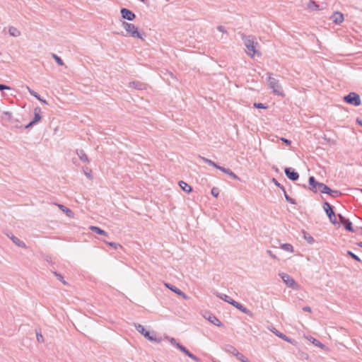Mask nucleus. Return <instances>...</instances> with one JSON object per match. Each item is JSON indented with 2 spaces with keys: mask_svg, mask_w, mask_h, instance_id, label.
I'll list each match as a JSON object with an SVG mask.
<instances>
[{
  "mask_svg": "<svg viewBox=\"0 0 362 362\" xmlns=\"http://www.w3.org/2000/svg\"><path fill=\"white\" fill-rule=\"evenodd\" d=\"M244 45L246 47L245 52L248 56L253 58L255 56L259 57L261 54L257 49L258 43L255 42L254 37L252 36L243 37Z\"/></svg>",
  "mask_w": 362,
  "mask_h": 362,
  "instance_id": "1",
  "label": "nucleus"
},
{
  "mask_svg": "<svg viewBox=\"0 0 362 362\" xmlns=\"http://www.w3.org/2000/svg\"><path fill=\"white\" fill-rule=\"evenodd\" d=\"M267 86L269 88L272 90L274 95L284 97L285 94L279 81L272 77L269 73L267 74Z\"/></svg>",
  "mask_w": 362,
  "mask_h": 362,
  "instance_id": "2",
  "label": "nucleus"
},
{
  "mask_svg": "<svg viewBox=\"0 0 362 362\" xmlns=\"http://www.w3.org/2000/svg\"><path fill=\"white\" fill-rule=\"evenodd\" d=\"M216 296L218 298H221V300L230 303V305H232L233 306H234L235 308H236L238 310H240L243 313L247 314L250 316H252V313L250 310H248L247 308L244 307L241 303L234 300L233 298H231L228 295L216 293Z\"/></svg>",
  "mask_w": 362,
  "mask_h": 362,
  "instance_id": "3",
  "label": "nucleus"
},
{
  "mask_svg": "<svg viewBox=\"0 0 362 362\" xmlns=\"http://www.w3.org/2000/svg\"><path fill=\"white\" fill-rule=\"evenodd\" d=\"M122 25L126 32L132 37L144 40L143 35L139 33L138 28L134 24L122 21Z\"/></svg>",
  "mask_w": 362,
  "mask_h": 362,
  "instance_id": "4",
  "label": "nucleus"
},
{
  "mask_svg": "<svg viewBox=\"0 0 362 362\" xmlns=\"http://www.w3.org/2000/svg\"><path fill=\"white\" fill-rule=\"evenodd\" d=\"M135 328L138 332H139L141 334H142L145 338H146L149 341L156 342V343L161 342L162 339L160 337H157L154 332H152V333L149 332L141 325L136 324Z\"/></svg>",
  "mask_w": 362,
  "mask_h": 362,
  "instance_id": "5",
  "label": "nucleus"
},
{
  "mask_svg": "<svg viewBox=\"0 0 362 362\" xmlns=\"http://www.w3.org/2000/svg\"><path fill=\"white\" fill-rule=\"evenodd\" d=\"M165 339H167L169 342L176 346L177 349H179L182 353H184L185 355H187L188 357H189L191 359L196 362H199V359L194 356V354H191L185 346L181 345L180 344L177 343L175 340V339L173 337H165Z\"/></svg>",
  "mask_w": 362,
  "mask_h": 362,
  "instance_id": "6",
  "label": "nucleus"
},
{
  "mask_svg": "<svg viewBox=\"0 0 362 362\" xmlns=\"http://www.w3.org/2000/svg\"><path fill=\"white\" fill-rule=\"evenodd\" d=\"M344 100L347 103L355 106H358L361 105L360 96L358 94L354 92L350 93L349 95H346L344 98Z\"/></svg>",
  "mask_w": 362,
  "mask_h": 362,
  "instance_id": "7",
  "label": "nucleus"
},
{
  "mask_svg": "<svg viewBox=\"0 0 362 362\" xmlns=\"http://www.w3.org/2000/svg\"><path fill=\"white\" fill-rule=\"evenodd\" d=\"M280 277L283 281L290 288L298 289V286L294 279L286 273L279 274Z\"/></svg>",
  "mask_w": 362,
  "mask_h": 362,
  "instance_id": "8",
  "label": "nucleus"
},
{
  "mask_svg": "<svg viewBox=\"0 0 362 362\" xmlns=\"http://www.w3.org/2000/svg\"><path fill=\"white\" fill-rule=\"evenodd\" d=\"M41 119H42V117H41V109L40 107H35L34 109V119H33V121H31L29 124H28L25 126V128L28 129V128L31 127L35 123H37L39 121H40Z\"/></svg>",
  "mask_w": 362,
  "mask_h": 362,
  "instance_id": "9",
  "label": "nucleus"
},
{
  "mask_svg": "<svg viewBox=\"0 0 362 362\" xmlns=\"http://www.w3.org/2000/svg\"><path fill=\"white\" fill-rule=\"evenodd\" d=\"M120 13L122 17L127 21H133L136 17L135 14L127 8H122Z\"/></svg>",
  "mask_w": 362,
  "mask_h": 362,
  "instance_id": "10",
  "label": "nucleus"
},
{
  "mask_svg": "<svg viewBox=\"0 0 362 362\" xmlns=\"http://www.w3.org/2000/svg\"><path fill=\"white\" fill-rule=\"evenodd\" d=\"M330 20L335 24H341L344 20V15L339 11L334 12L330 17Z\"/></svg>",
  "mask_w": 362,
  "mask_h": 362,
  "instance_id": "11",
  "label": "nucleus"
},
{
  "mask_svg": "<svg viewBox=\"0 0 362 362\" xmlns=\"http://www.w3.org/2000/svg\"><path fill=\"white\" fill-rule=\"evenodd\" d=\"M339 218L340 223L344 225L346 230H347L349 231H354V229L352 227V223L349 220L346 219L345 217H344L341 214L339 215Z\"/></svg>",
  "mask_w": 362,
  "mask_h": 362,
  "instance_id": "12",
  "label": "nucleus"
},
{
  "mask_svg": "<svg viewBox=\"0 0 362 362\" xmlns=\"http://www.w3.org/2000/svg\"><path fill=\"white\" fill-rule=\"evenodd\" d=\"M285 174L291 180H297L299 177V175L298 173L295 172L292 168H285Z\"/></svg>",
  "mask_w": 362,
  "mask_h": 362,
  "instance_id": "13",
  "label": "nucleus"
},
{
  "mask_svg": "<svg viewBox=\"0 0 362 362\" xmlns=\"http://www.w3.org/2000/svg\"><path fill=\"white\" fill-rule=\"evenodd\" d=\"M165 286L167 287L168 288H169L170 290H171L175 293L177 294L178 296H182L184 299L188 298V297L186 296V294L185 293H183L179 288L173 286V285L168 284V283H165Z\"/></svg>",
  "mask_w": 362,
  "mask_h": 362,
  "instance_id": "14",
  "label": "nucleus"
},
{
  "mask_svg": "<svg viewBox=\"0 0 362 362\" xmlns=\"http://www.w3.org/2000/svg\"><path fill=\"white\" fill-rule=\"evenodd\" d=\"M7 235L16 245L21 248H26L25 243L21 240L18 238L16 237L13 234H8Z\"/></svg>",
  "mask_w": 362,
  "mask_h": 362,
  "instance_id": "15",
  "label": "nucleus"
},
{
  "mask_svg": "<svg viewBox=\"0 0 362 362\" xmlns=\"http://www.w3.org/2000/svg\"><path fill=\"white\" fill-rule=\"evenodd\" d=\"M309 341H310L313 344H314L315 346H317L320 348L322 350L325 351H329L328 348L326 347L323 344H322L320 341L317 340L313 337H305Z\"/></svg>",
  "mask_w": 362,
  "mask_h": 362,
  "instance_id": "16",
  "label": "nucleus"
},
{
  "mask_svg": "<svg viewBox=\"0 0 362 362\" xmlns=\"http://www.w3.org/2000/svg\"><path fill=\"white\" fill-rule=\"evenodd\" d=\"M306 9L309 11H320L321 10L320 6L316 4L313 0H309L306 4Z\"/></svg>",
  "mask_w": 362,
  "mask_h": 362,
  "instance_id": "17",
  "label": "nucleus"
},
{
  "mask_svg": "<svg viewBox=\"0 0 362 362\" xmlns=\"http://www.w3.org/2000/svg\"><path fill=\"white\" fill-rule=\"evenodd\" d=\"M206 319H207L213 325L217 326V327H221L223 325L221 322L214 315H209L208 317L204 316Z\"/></svg>",
  "mask_w": 362,
  "mask_h": 362,
  "instance_id": "18",
  "label": "nucleus"
},
{
  "mask_svg": "<svg viewBox=\"0 0 362 362\" xmlns=\"http://www.w3.org/2000/svg\"><path fill=\"white\" fill-rule=\"evenodd\" d=\"M57 206L59 209L63 211L68 217L69 218H74V212L69 209V208L66 207L65 206L62 204H57Z\"/></svg>",
  "mask_w": 362,
  "mask_h": 362,
  "instance_id": "19",
  "label": "nucleus"
},
{
  "mask_svg": "<svg viewBox=\"0 0 362 362\" xmlns=\"http://www.w3.org/2000/svg\"><path fill=\"white\" fill-rule=\"evenodd\" d=\"M323 209L326 212L327 216L329 217V219L332 220V216H334V211L332 210L331 205L329 203L325 202L323 204Z\"/></svg>",
  "mask_w": 362,
  "mask_h": 362,
  "instance_id": "20",
  "label": "nucleus"
},
{
  "mask_svg": "<svg viewBox=\"0 0 362 362\" xmlns=\"http://www.w3.org/2000/svg\"><path fill=\"white\" fill-rule=\"evenodd\" d=\"M320 182H317L313 177H310V178H309V185H310L309 189L314 192H317V184H320Z\"/></svg>",
  "mask_w": 362,
  "mask_h": 362,
  "instance_id": "21",
  "label": "nucleus"
},
{
  "mask_svg": "<svg viewBox=\"0 0 362 362\" xmlns=\"http://www.w3.org/2000/svg\"><path fill=\"white\" fill-rule=\"evenodd\" d=\"M76 153L81 161L86 163H89V159H88L87 155L86 154V153L84 152V151L77 150Z\"/></svg>",
  "mask_w": 362,
  "mask_h": 362,
  "instance_id": "22",
  "label": "nucleus"
},
{
  "mask_svg": "<svg viewBox=\"0 0 362 362\" xmlns=\"http://www.w3.org/2000/svg\"><path fill=\"white\" fill-rule=\"evenodd\" d=\"M224 351L229 354H231L234 356H236V355L238 354V353L239 352L238 351V349L236 348H235L234 346H231V345H227L225 348H224Z\"/></svg>",
  "mask_w": 362,
  "mask_h": 362,
  "instance_id": "23",
  "label": "nucleus"
},
{
  "mask_svg": "<svg viewBox=\"0 0 362 362\" xmlns=\"http://www.w3.org/2000/svg\"><path fill=\"white\" fill-rule=\"evenodd\" d=\"M8 34L12 37H19L21 34V31L16 27L11 26L8 28Z\"/></svg>",
  "mask_w": 362,
  "mask_h": 362,
  "instance_id": "24",
  "label": "nucleus"
},
{
  "mask_svg": "<svg viewBox=\"0 0 362 362\" xmlns=\"http://www.w3.org/2000/svg\"><path fill=\"white\" fill-rule=\"evenodd\" d=\"M179 186L182 188L183 191L187 193L192 192V187L184 181H180Z\"/></svg>",
  "mask_w": 362,
  "mask_h": 362,
  "instance_id": "25",
  "label": "nucleus"
},
{
  "mask_svg": "<svg viewBox=\"0 0 362 362\" xmlns=\"http://www.w3.org/2000/svg\"><path fill=\"white\" fill-rule=\"evenodd\" d=\"M89 229L99 235H107V233L102 230L101 228L97 227V226H91L89 227Z\"/></svg>",
  "mask_w": 362,
  "mask_h": 362,
  "instance_id": "26",
  "label": "nucleus"
},
{
  "mask_svg": "<svg viewBox=\"0 0 362 362\" xmlns=\"http://www.w3.org/2000/svg\"><path fill=\"white\" fill-rule=\"evenodd\" d=\"M220 170H221L223 173L228 175L229 176H230L233 179L239 180V177L234 173H233L230 170H229L228 168H225L223 167H221V169H220Z\"/></svg>",
  "mask_w": 362,
  "mask_h": 362,
  "instance_id": "27",
  "label": "nucleus"
},
{
  "mask_svg": "<svg viewBox=\"0 0 362 362\" xmlns=\"http://www.w3.org/2000/svg\"><path fill=\"white\" fill-rule=\"evenodd\" d=\"M201 158L203 160V161H204V162H205V163H208L209 165H211V166H213V167H214V168H217V169H218V170L221 169V166L218 165H217L215 162H214L213 160H210V159H208V158H204V157H202Z\"/></svg>",
  "mask_w": 362,
  "mask_h": 362,
  "instance_id": "28",
  "label": "nucleus"
},
{
  "mask_svg": "<svg viewBox=\"0 0 362 362\" xmlns=\"http://www.w3.org/2000/svg\"><path fill=\"white\" fill-rule=\"evenodd\" d=\"M272 332L274 334H275L277 337H279V338L286 341H288L290 342L291 340L284 334L279 332L278 330H276L275 328H274L272 330Z\"/></svg>",
  "mask_w": 362,
  "mask_h": 362,
  "instance_id": "29",
  "label": "nucleus"
},
{
  "mask_svg": "<svg viewBox=\"0 0 362 362\" xmlns=\"http://www.w3.org/2000/svg\"><path fill=\"white\" fill-rule=\"evenodd\" d=\"M317 191L321 192L322 193H327V190H329V187H328L326 185L323 183L317 184Z\"/></svg>",
  "mask_w": 362,
  "mask_h": 362,
  "instance_id": "30",
  "label": "nucleus"
},
{
  "mask_svg": "<svg viewBox=\"0 0 362 362\" xmlns=\"http://www.w3.org/2000/svg\"><path fill=\"white\" fill-rule=\"evenodd\" d=\"M281 248L284 251L293 252V247L289 243H284L281 245Z\"/></svg>",
  "mask_w": 362,
  "mask_h": 362,
  "instance_id": "31",
  "label": "nucleus"
},
{
  "mask_svg": "<svg viewBox=\"0 0 362 362\" xmlns=\"http://www.w3.org/2000/svg\"><path fill=\"white\" fill-rule=\"evenodd\" d=\"M235 357L238 360H239L241 362H250L245 356H244L243 354L240 352L238 353Z\"/></svg>",
  "mask_w": 362,
  "mask_h": 362,
  "instance_id": "32",
  "label": "nucleus"
},
{
  "mask_svg": "<svg viewBox=\"0 0 362 362\" xmlns=\"http://www.w3.org/2000/svg\"><path fill=\"white\" fill-rule=\"evenodd\" d=\"M28 91L29 92V93L30 95H32L33 96H34L35 98H37L38 100H42V98L40 96V95L36 93L35 91H34L33 90L30 89L29 86H27L26 87Z\"/></svg>",
  "mask_w": 362,
  "mask_h": 362,
  "instance_id": "33",
  "label": "nucleus"
},
{
  "mask_svg": "<svg viewBox=\"0 0 362 362\" xmlns=\"http://www.w3.org/2000/svg\"><path fill=\"white\" fill-rule=\"evenodd\" d=\"M326 194H329L330 196H332V197H338L341 193L337 191V190H332L330 188H329V190H327V193Z\"/></svg>",
  "mask_w": 362,
  "mask_h": 362,
  "instance_id": "34",
  "label": "nucleus"
},
{
  "mask_svg": "<svg viewBox=\"0 0 362 362\" xmlns=\"http://www.w3.org/2000/svg\"><path fill=\"white\" fill-rule=\"evenodd\" d=\"M52 57L54 58V59L55 60V62H57V64H59V66H63L64 65V62L62 61V59L58 57L57 55L53 54H52Z\"/></svg>",
  "mask_w": 362,
  "mask_h": 362,
  "instance_id": "35",
  "label": "nucleus"
},
{
  "mask_svg": "<svg viewBox=\"0 0 362 362\" xmlns=\"http://www.w3.org/2000/svg\"><path fill=\"white\" fill-rule=\"evenodd\" d=\"M106 243L107 245H109L110 246L112 247L115 249L122 248V246L121 245L115 243H113V242H107Z\"/></svg>",
  "mask_w": 362,
  "mask_h": 362,
  "instance_id": "36",
  "label": "nucleus"
},
{
  "mask_svg": "<svg viewBox=\"0 0 362 362\" xmlns=\"http://www.w3.org/2000/svg\"><path fill=\"white\" fill-rule=\"evenodd\" d=\"M217 30L221 32V33H223V35H226V36L228 35V32L226 30V29L225 28L224 26L223 25H218L217 27Z\"/></svg>",
  "mask_w": 362,
  "mask_h": 362,
  "instance_id": "37",
  "label": "nucleus"
},
{
  "mask_svg": "<svg viewBox=\"0 0 362 362\" xmlns=\"http://www.w3.org/2000/svg\"><path fill=\"white\" fill-rule=\"evenodd\" d=\"M254 107L256 108H259V109H267V107L264 104L261 103H255Z\"/></svg>",
  "mask_w": 362,
  "mask_h": 362,
  "instance_id": "38",
  "label": "nucleus"
},
{
  "mask_svg": "<svg viewBox=\"0 0 362 362\" xmlns=\"http://www.w3.org/2000/svg\"><path fill=\"white\" fill-rule=\"evenodd\" d=\"M130 86H133L134 88H137V89H143V87H144V85L137 83L136 82L131 83Z\"/></svg>",
  "mask_w": 362,
  "mask_h": 362,
  "instance_id": "39",
  "label": "nucleus"
},
{
  "mask_svg": "<svg viewBox=\"0 0 362 362\" xmlns=\"http://www.w3.org/2000/svg\"><path fill=\"white\" fill-rule=\"evenodd\" d=\"M347 254L348 255L351 256L352 258H354V259H356V261L358 262H361V259L357 256L355 254H354L351 251H348L347 252Z\"/></svg>",
  "mask_w": 362,
  "mask_h": 362,
  "instance_id": "40",
  "label": "nucleus"
},
{
  "mask_svg": "<svg viewBox=\"0 0 362 362\" xmlns=\"http://www.w3.org/2000/svg\"><path fill=\"white\" fill-rule=\"evenodd\" d=\"M37 340L39 342H43L44 338L41 333H37Z\"/></svg>",
  "mask_w": 362,
  "mask_h": 362,
  "instance_id": "41",
  "label": "nucleus"
},
{
  "mask_svg": "<svg viewBox=\"0 0 362 362\" xmlns=\"http://www.w3.org/2000/svg\"><path fill=\"white\" fill-rule=\"evenodd\" d=\"M211 194L215 197H217L218 196V191L217 189L216 188H213L211 189Z\"/></svg>",
  "mask_w": 362,
  "mask_h": 362,
  "instance_id": "42",
  "label": "nucleus"
},
{
  "mask_svg": "<svg viewBox=\"0 0 362 362\" xmlns=\"http://www.w3.org/2000/svg\"><path fill=\"white\" fill-rule=\"evenodd\" d=\"M11 88L10 86H6L4 84H0V90H11Z\"/></svg>",
  "mask_w": 362,
  "mask_h": 362,
  "instance_id": "43",
  "label": "nucleus"
},
{
  "mask_svg": "<svg viewBox=\"0 0 362 362\" xmlns=\"http://www.w3.org/2000/svg\"><path fill=\"white\" fill-rule=\"evenodd\" d=\"M305 239L309 243H313L314 242V239L312 236L310 235H308V236H306L305 235L304 236Z\"/></svg>",
  "mask_w": 362,
  "mask_h": 362,
  "instance_id": "44",
  "label": "nucleus"
},
{
  "mask_svg": "<svg viewBox=\"0 0 362 362\" xmlns=\"http://www.w3.org/2000/svg\"><path fill=\"white\" fill-rule=\"evenodd\" d=\"M284 194H285V198H286V199L288 202H290V203H291V204H294V203H295V202H294V201H293V199H291V197H289L286 194V192H284Z\"/></svg>",
  "mask_w": 362,
  "mask_h": 362,
  "instance_id": "45",
  "label": "nucleus"
},
{
  "mask_svg": "<svg viewBox=\"0 0 362 362\" xmlns=\"http://www.w3.org/2000/svg\"><path fill=\"white\" fill-rule=\"evenodd\" d=\"M57 279L61 281L64 284H66V281H63V277L61 274L54 273Z\"/></svg>",
  "mask_w": 362,
  "mask_h": 362,
  "instance_id": "46",
  "label": "nucleus"
},
{
  "mask_svg": "<svg viewBox=\"0 0 362 362\" xmlns=\"http://www.w3.org/2000/svg\"><path fill=\"white\" fill-rule=\"evenodd\" d=\"M267 254H268V255H269L272 259H277L276 256L275 255H274L271 250H267Z\"/></svg>",
  "mask_w": 362,
  "mask_h": 362,
  "instance_id": "47",
  "label": "nucleus"
},
{
  "mask_svg": "<svg viewBox=\"0 0 362 362\" xmlns=\"http://www.w3.org/2000/svg\"><path fill=\"white\" fill-rule=\"evenodd\" d=\"M333 224H336L337 223V217L335 214L334 213V216H332V220H329Z\"/></svg>",
  "mask_w": 362,
  "mask_h": 362,
  "instance_id": "48",
  "label": "nucleus"
},
{
  "mask_svg": "<svg viewBox=\"0 0 362 362\" xmlns=\"http://www.w3.org/2000/svg\"><path fill=\"white\" fill-rule=\"evenodd\" d=\"M281 140L288 145L291 144V141L287 139L281 138Z\"/></svg>",
  "mask_w": 362,
  "mask_h": 362,
  "instance_id": "49",
  "label": "nucleus"
},
{
  "mask_svg": "<svg viewBox=\"0 0 362 362\" xmlns=\"http://www.w3.org/2000/svg\"><path fill=\"white\" fill-rule=\"evenodd\" d=\"M303 310L305 312H311V308L309 306L304 307Z\"/></svg>",
  "mask_w": 362,
  "mask_h": 362,
  "instance_id": "50",
  "label": "nucleus"
},
{
  "mask_svg": "<svg viewBox=\"0 0 362 362\" xmlns=\"http://www.w3.org/2000/svg\"><path fill=\"white\" fill-rule=\"evenodd\" d=\"M356 122L362 127V119L361 118H357Z\"/></svg>",
  "mask_w": 362,
  "mask_h": 362,
  "instance_id": "51",
  "label": "nucleus"
},
{
  "mask_svg": "<svg viewBox=\"0 0 362 362\" xmlns=\"http://www.w3.org/2000/svg\"><path fill=\"white\" fill-rule=\"evenodd\" d=\"M4 114L6 116H8V117H11V113L9 112H4Z\"/></svg>",
  "mask_w": 362,
  "mask_h": 362,
  "instance_id": "52",
  "label": "nucleus"
},
{
  "mask_svg": "<svg viewBox=\"0 0 362 362\" xmlns=\"http://www.w3.org/2000/svg\"><path fill=\"white\" fill-rule=\"evenodd\" d=\"M85 175H86V176L88 178L91 179V175H90V173H85Z\"/></svg>",
  "mask_w": 362,
  "mask_h": 362,
  "instance_id": "53",
  "label": "nucleus"
},
{
  "mask_svg": "<svg viewBox=\"0 0 362 362\" xmlns=\"http://www.w3.org/2000/svg\"><path fill=\"white\" fill-rule=\"evenodd\" d=\"M40 101L44 104H47V101L42 98V100H40Z\"/></svg>",
  "mask_w": 362,
  "mask_h": 362,
  "instance_id": "54",
  "label": "nucleus"
},
{
  "mask_svg": "<svg viewBox=\"0 0 362 362\" xmlns=\"http://www.w3.org/2000/svg\"><path fill=\"white\" fill-rule=\"evenodd\" d=\"M274 181L275 182V184L277 185V186H280V185L277 182V181L275 180V179H274Z\"/></svg>",
  "mask_w": 362,
  "mask_h": 362,
  "instance_id": "55",
  "label": "nucleus"
},
{
  "mask_svg": "<svg viewBox=\"0 0 362 362\" xmlns=\"http://www.w3.org/2000/svg\"><path fill=\"white\" fill-rule=\"evenodd\" d=\"M358 245L359 247H362V242L358 243Z\"/></svg>",
  "mask_w": 362,
  "mask_h": 362,
  "instance_id": "56",
  "label": "nucleus"
},
{
  "mask_svg": "<svg viewBox=\"0 0 362 362\" xmlns=\"http://www.w3.org/2000/svg\"><path fill=\"white\" fill-rule=\"evenodd\" d=\"M360 190H361V192H362V189H361Z\"/></svg>",
  "mask_w": 362,
  "mask_h": 362,
  "instance_id": "57",
  "label": "nucleus"
}]
</instances>
